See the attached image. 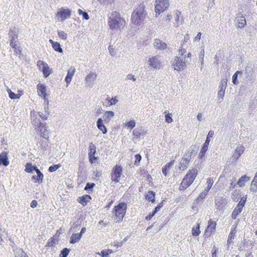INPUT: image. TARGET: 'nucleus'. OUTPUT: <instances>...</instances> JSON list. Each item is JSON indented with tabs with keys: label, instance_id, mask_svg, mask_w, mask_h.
Returning a JSON list of instances; mask_svg holds the SVG:
<instances>
[{
	"label": "nucleus",
	"instance_id": "f257e3e1",
	"mask_svg": "<svg viewBox=\"0 0 257 257\" xmlns=\"http://www.w3.org/2000/svg\"><path fill=\"white\" fill-rule=\"evenodd\" d=\"M147 14L145 11V6L141 4L134 10L132 14V23L136 26L142 25L146 17Z\"/></svg>",
	"mask_w": 257,
	"mask_h": 257
},
{
	"label": "nucleus",
	"instance_id": "f03ea898",
	"mask_svg": "<svg viewBox=\"0 0 257 257\" xmlns=\"http://www.w3.org/2000/svg\"><path fill=\"white\" fill-rule=\"evenodd\" d=\"M124 24V20L120 17L117 12H113L109 18L108 25L112 30L120 29Z\"/></svg>",
	"mask_w": 257,
	"mask_h": 257
},
{
	"label": "nucleus",
	"instance_id": "7ed1b4c3",
	"mask_svg": "<svg viewBox=\"0 0 257 257\" xmlns=\"http://www.w3.org/2000/svg\"><path fill=\"white\" fill-rule=\"evenodd\" d=\"M198 174L197 170L193 168L189 170L183 179L180 188L184 189H187L194 181Z\"/></svg>",
	"mask_w": 257,
	"mask_h": 257
},
{
	"label": "nucleus",
	"instance_id": "20e7f679",
	"mask_svg": "<svg viewBox=\"0 0 257 257\" xmlns=\"http://www.w3.org/2000/svg\"><path fill=\"white\" fill-rule=\"evenodd\" d=\"M127 204L125 203H119L114 207L113 211L117 219V222H121L126 213Z\"/></svg>",
	"mask_w": 257,
	"mask_h": 257
},
{
	"label": "nucleus",
	"instance_id": "39448f33",
	"mask_svg": "<svg viewBox=\"0 0 257 257\" xmlns=\"http://www.w3.org/2000/svg\"><path fill=\"white\" fill-rule=\"evenodd\" d=\"M169 7L168 0H156L155 10L156 16L158 17L161 13L167 10Z\"/></svg>",
	"mask_w": 257,
	"mask_h": 257
},
{
	"label": "nucleus",
	"instance_id": "423d86ee",
	"mask_svg": "<svg viewBox=\"0 0 257 257\" xmlns=\"http://www.w3.org/2000/svg\"><path fill=\"white\" fill-rule=\"evenodd\" d=\"M122 174V168L118 165H116L112 169L111 173V179L115 183L120 181V177Z\"/></svg>",
	"mask_w": 257,
	"mask_h": 257
},
{
	"label": "nucleus",
	"instance_id": "0eeeda50",
	"mask_svg": "<svg viewBox=\"0 0 257 257\" xmlns=\"http://www.w3.org/2000/svg\"><path fill=\"white\" fill-rule=\"evenodd\" d=\"M172 66L175 70L179 72L185 69L186 64L183 58H181L178 56H175L174 61L172 64Z\"/></svg>",
	"mask_w": 257,
	"mask_h": 257
},
{
	"label": "nucleus",
	"instance_id": "6e6552de",
	"mask_svg": "<svg viewBox=\"0 0 257 257\" xmlns=\"http://www.w3.org/2000/svg\"><path fill=\"white\" fill-rule=\"evenodd\" d=\"M8 34L10 39V46L11 47L17 46V43L18 42V32L17 29L16 27L10 29Z\"/></svg>",
	"mask_w": 257,
	"mask_h": 257
},
{
	"label": "nucleus",
	"instance_id": "1a4fd4ad",
	"mask_svg": "<svg viewBox=\"0 0 257 257\" xmlns=\"http://www.w3.org/2000/svg\"><path fill=\"white\" fill-rule=\"evenodd\" d=\"M227 203L228 199L226 197L217 196L215 198V205L219 211H223Z\"/></svg>",
	"mask_w": 257,
	"mask_h": 257
},
{
	"label": "nucleus",
	"instance_id": "9d476101",
	"mask_svg": "<svg viewBox=\"0 0 257 257\" xmlns=\"http://www.w3.org/2000/svg\"><path fill=\"white\" fill-rule=\"evenodd\" d=\"M227 79L223 78L221 80L219 85V90L218 91V97L219 102L222 101L225 94V91L227 87Z\"/></svg>",
	"mask_w": 257,
	"mask_h": 257
},
{
	"label": "nucleus",
	"instance_id": "9b49d317",
	"mask_svg": "<svg viewBox=\"0 0 257 257\" xmlns=\"http://www.w3.org/2000/svg\"><path fill=\"white\" fill-rule=\"evenodd\" d=\"M36 129L37 134H39L42 138L46 140H48L50 132L48 130V127L46 126V123H44L40 126H38Z\"/></svg>",
	"mask_w": 257,
	"mask_h": 257
},
{
	"label": "nucleus",
	"instance_id": "f8f14e48",
	"mask_svg": "<svg viewBox=\"0 0 257 257\" xmlns=\"http://www.w3.org/2000/svg\"><path fill=\"white\" fill-rule=\"evenodd\" d=\"M37 66L40 69H42L44 77H48L52 71L50 69L48 64L42 60H38L37 61Z\"/></svg>",
	"mask_w": 257,
	"mask_h": 257
},
{
	"label": "nucleus",
	"instance_id": "ddd939ff",
	"mask_svg": "<svg viewBox=\"0 0 257 257\" xmlns=\"http://www.w3.org/2000/svg\"><path fill=\"white\" fill-rule=\"evenodd\" d=\"M71 14V11L70 10L62 8L57 12L56 16L58 19H61V21H63L70 17Z\"/></svg>",
	"mask_w": 257,
	"mask_h": 257
},
{
	"label": "nucleus",
	"instance_id": "4468645a",
	"mask_svg": "<svg viewBox=\"0 0 257 257\" xmlns=\"http://www.w3.org/2000/svg\"><path fill=\"white\" fill-rule=\"evenodd\" d=\"M147 131L143 126L137 127L133 130V135L136 139H139L146 135Z\"/></svg>",
	"mask_w": 257,
	"mask_h": 257
},
{
	"label": "nucleus",
	"instance_id": "2eb2a0df",
	"mask_svg": "<svg viewBox=\"0 0 257 257\" xmlns=\"http://www.w3.org/2000/svg\"><path fill=\"white\" fill-rule=\"evenodd\" d=\"M216 226L215 221L210 219L208 223V225L205 229V233L206 235L210 236L212 232H214Z\"/></svg>",
	"mask_w": 257,
	"mask_h": 257
},
{
	"label": "nucleus",
	"instance_id": "dca6fc26",
	"mask_svg": "<svg viewBox=\"0 0 257 257\" xmlns=\"http://www.w3.org/2000/svg\"><path fill=\"white\" fill-rule=\"evenodd\" d=\"M235 20L237 24V26L239 28H243L246 24L244 16L240 13L237 14Z\"/></svg>",
	"mask_w": 257,
	"mask_h": 257
},
{
	"label": "nucleus",
	"instance_id": "f3484780",
	"mask_svg": "<svg viewBox=\"0 0 257 257\" xmlns=\"http://www.w3.org/2000/svg\"><path fill=\"white\" fill-rule=\"evenodd\" d=\"M75 68L74 67H70L67 70V74L65 78V81L67 83V86H68L72 80V78L75 72Z\"/></svg>",
	"mask_w": 257,
	"mask_h": 257
},
{
	"label": "nucleus",
	"instance_id": "a211bd4d",
	"mask_svg": "<svg viewBox=\"0 0 257 257\" xmlns=\"http://www.w3.org/2000/svg\"><path fill=\"white\" fill-rule=\"evenodd\" d=\"M89 152L88 153V156L89 158V161L91 163L94 162V160H96V158L94 157V155L96 153V147L92 143L89 144Z\"/></svg>",
	"mask_w": 257,
	"mask_h": 257
},
{
	"label": "nucleus",
	"instance_id": "6ab92c4d",
	"mask_svg": "<svg viewBox=\"0 0 257 257\" xmlns=\"http://www.w3.org/2000/svg\"><path fill=\"white\" fill-rule=\"evenodd\" d=\"M149 62L150 65L155 69H160L161 67V62L156 56L150 58Z\"/></svg>",
	"mask_w": 257,
	"mask_h": 257
},
{
	"label": "nucleus",
	"instance_id": "aec40b11",
	"mask_svg": "<svg viewBox=\"0 0 257 257\" xmlns=\"http://www.w3.org/2000/svg\"><path fill=\"white\" fill-rule=\"evenodd\" d=\"M244 151V146L241 145L238 146L235 150L234 153L233 155V160L236 161L241 156V155L243 153Z\"/></svg>",
	"mask_w": 257,
	"mask_h": 257
},
{
	"label": "nucleus",
	"instance_id": "412c9836",
	"mask_svg": "<svg viewBox=\"0 0 257 257\" xmlns=\"http://www.w3.org/2000/svg\"><path fill=\"white\" fill-rule=\"evenodd\" d=\"M37 89L39 96L41 97H45L47 96L46 93V87L45 84L41 83L38 84L37 85Z\"/></svg>",
	"mask_w": 257,
	"mask_h": 257
},
{
	"label": "nucleus",
	"instance_id": "4be33fe9",
	"mask_svg": "<svg viewBox=\"0 0 257 257\" xmlns=\"http://www.w3.org/2000/svg\"><path fill=\"white\" fill-rule=\"evenodd\" d=\"M31 115L32 120V123L36 127L44 123L43 122H42L41 121V120H40V118L36 114V112L35 111L31 112Z\"/></svg>",
	"mask_w": 257,
	"mask_h": 257
},
{
	"label": "nucleus",
	"instance_id": "5701e85b",
	"mask_svg": "<svg viewBox=\"0 0 257 257\" xmlns=\"http://www.w3.org/2000/svg\"><path fill=\"white\" fill-rule=\"evenodd\" d=\"M114 116V113L112 111H106L102 116L103 121L105 123L110 122L111 119Z\"/></svg>",
	"mask_w": 257,
	"mask_h": 257
},
{
	"label": "nucleus",
	"instance_id": "b1692460",
	"mask_svg": "<svg viewBox=\"0 0 257 257\" xmlns=\"http://www.w3.org/2000/svg\"><path fill=\"white\" fill-rule=\"evenodd\" d=\"M7 155L8 154L6 152H3L0 154V165L7 166L9 165V161Z\"/></svg>",
	"mask_w": 257,
	"mask_h": 257
},
{
	"label": "nucleus",
	"instance_id": "393cba45",
	"mask_svg": "<svg viewBox=\"0 0 257 257\" xmlns=\"http://www.w3.org/2000/svg\"><path fill=\"white\" fill-rule=\"evenodd\" d=\"M104 123L102 118H99L96 121V125L98 130L101 131L103 134H106L107 132V130Z\"/></svg>",
	"mask_w": 257,
	"mask_h": 257
},
{
	"label": "nucleus",
	"instance_id": "a878e982",
	"mask_svg": "<svg viewBox=\"0 0 257 257\" xmlns=\"http://www.w3.org/2000/svg\"><path fill=\"white\" fill-rule=\"evenodd\" d=\"M37 175H33L32 177V179L35 180L36 183L41 184L42 183L44 178L43 173L40 171L39 169L37 170L36 172Z\"/></svg>",
	"mask_w": 257,
	"mask_h": 257
},
{
	"label": "nucleus",
	"instance_id": "bb28decb",
	"mask_svg": "<svg viewBox=\"0 0 257 257\" xmlns=\"http://www.w3.org/2000/svg\"><path fill=\"white\" fill-rule=\"evenodd\" d=\"M91 200V197L89 195L86 194L79 197L78 199V201L82 205L85 206Z\"/></svg>",
	"mask_w": 257,
	"mask_h": 257
},
{
	"label": "nucleus",
	"instance_id": "cd10ccee",
	"mask_svg": "<svg viewBox=\"0 0 257 257\" xmlns=\"http://www.w3.org/2000/svg\"><path fill=\"white\" fill-rule=\"evenodd\" d=\"M154 45L158 50H164L167 48V44L158 39H155Z\"/></svg>",
	"mask_w": 257,
	"mask_h": 257
},
{
	"label": "nucleus",
	"instance_id": "c85d7f7f",
	"mask_svg": "<svg viewBox=\"0 0 257 257\" xmlns=\"http://www.w3.org/2000/svg\"><path fill=\"white\" fill-rule=\"evenodd\" d=\"M49 42L51 44L52 48L55 51L60 53L63 52V50L61 47L60 44L58 42H54L51 39L49 40Z\"/></svg>",
	"mask_w": 257,
	"mask_h": 257
},
{
	"label": "nucleus",
	"instance_id": "c756f323",
	"mask_svg": "<svg viewBox=\"0 0 257 257\" xmlns=\"http://www.w3.org/2000/svg\"><path fill=\"white\" fill-rule=\"evenodd\" d=\"M175 160H172L168 163L162 168V173L165 176H167L170 169L172 167L174 163Z\"/></svg>",
	"mask_w": 257,
	"mask_h": 257
},
{
	"label": "nucleus",
	"instance_id": "7c9ffc66",
	"mask_svg": "<svg viewBox=\"0 0 257 257\" xmlns=\"http://www.w3.org/2000/svg\"><path fill=\"white\" fill-rule=\"evenodd\" d=\"M209 145L203 144L201 151L199 154V158L200 160H203L205 156L206 153L208 149Z\"/></svg>",
	"mask_w": 257,
	"mask_h": 257
},
{
	"label": "nucleus",
	"instance_id": "2f4dec72",
	"mask_svg": "<svg viewBox=\"0 0 257 257\" xmlns=\"http://www.w3.org/2000/svg\"><path fill=\"white\" fill-rule=\"evenodd\" d=\"M37 145L38 146L39 148H40V149L41 150L44 152L46 151L47 148L48 146V142L47 141L40 140L39 142L37 143Z\"/></svg>",
	"mask_w": 257,
	"mask_h": 257
},
{
	"label": "nucleus",
	"instance_id": "473e14b6",
	"mask_svg": "<svg viewBox=\"0 0 257 257\" xmlns=\"http://www.w3.org/2000/svg\"><path fill=\"white\" fill-rule=\"evenodd\" d=\"M38 169L36 166L32 165L31 163H27L25 166V171L27 173H32L33 171L36 172Z\"/></svg>",
	"mask_w": 257,
	"mask_h": 257
},
{
	"label": "nucleus",
	"instance_id": "72a5a7b5",
	"mask_svg": "<svg viewBox=\"0 0 257 257\" xmlns=\"http://www.w3.org/2000/svg\"><path fill=\"white\" fill-rule=\"evenodd\" d=\"M97 77L95 73L90 72L85 77V81L87 83H92L94 81Z\"/></svg>",
	"mask_w": 257,
	"mask_h": 257
},
{
	"label": "nucleus",
	"instance_id": "f704fd0d",
	"mask_svg": "<svg viewBox=\"0 0 257 257\" xmlns=\"http://www.w3.org/2000/svg\"><path fill=\"white\" fill-rule=\"evenodd\" d=\"M82 236L79 233H73L70 237L69 242L71 244H74L79 241Z\"/></svg>",
	"mask_w": 257,
	"mask_h": 257
},
{
	"label": "nucleus",
	"instance_id": "c9c22d12",
	"mask_svg": "<svg viewBox=\"0 0 257 257\" xmlns=\"http://www.w3.org/2000/svg\"><path fill=\"white\" fill-rule=\"evenodd\" d=\"M243 208L238 206L236 205V206L234 209L232 214H231V217L233 219H235L237 216V215L241 213V212Z\"/></svg>",
	"mask_w": 257,
	"mask_h": 257
},
{
	"label": "nucleus",
	"instance_id": "e433bc0d",
	"mask_svg": "<svg viewBox=\"0 0 257 257\" xmlns=\"http://www.w3.org/2000/svg\"><path fill=\"white\" fill-rule=\"evenodd\" d=\"M208 193L205 192V191H203L202 192L198 197L196 198V199L195 200L194 203L195 204H197L199 203H200L203 202V199L206 197Z\"/></svg>",
	"mask_w": 257,
	"mask_h": 257
},
{
	"label": "nucleus",
	"instance_id": "4c0bfd02",
	"mask_svg": "<svg viewBox=\"0 0 257 257\" xmlns=\"http://www.w3.org/2000/svg\"><path fill=\"white\" fill-rule=\"evenodd\" d=\"M250 178L247 176L246 175L241 177L237 182V184L239 187H243L244 186L245 182L249 181Z\"/></svg>",
	"mask_w": 257,
	"mask_h": 257
},
{
	"label": "nucleus",
	"instance_id": "58836bf2",
	"mask_svg": "<svg viewBox=\"0 0 257 257\" xmlns=\"http://www.w3.org/2000/svg\"><path fill=\"white\" fill-rule=\"evenodd\" d=\"M189 162L186 158H182L180 163V169L182 170L186 169L188 167Z\"/></svg>",
	"mask_w": 257,
	"mask_h": 257
},
{
	"label": "nucleus",
	"instance_id": "ea45409f",
	"mask_svg": "<svg viewBox=\"0 0 257 257\" xmlns=\"http://www.w3.org/2000/svg\"><path fill=\"white\" fill-rule=\"evenodd\" d=\"M155 193L154 192L150 191L148 192V193L146 196V199L149 201H151L152 203L155 202Z\"/></svg>",
	"mask_w": 257,
	"mask_h": 257
},
{
	"label": "nucleus",
	"instance_id": "a19ab883",
	"mask_svg": "<svg viewBox=\"0 0 257 257\" xmlns=\"http://www.w3.org/2000/svg\"><path fill=\"white\" fill-rule=\"evenodd\" d=\"M83 220L81 217L78 218L76 221H75L73 223L72 226L74 229H75V231L79 229V227L82 224V222Z\"/></svg>",
	"mask_w": 257,
	"mask_h": 257
},
{
	"label": "nucleus",
	"instance_id": "79ce46f5",
	"mask_svg": "<svg viewBox=\"0 0 257 257\" xmlns=\"http://www.w3.org/2000/svg\"><path fill=\"white\" fill-rule=\"evenodd\" d=\"M15 257H28L24 251L21 248H17L15 252Z\"/></svg>",
	"mask_w": 257,
	"mask_h": 257
},
{
	"label": "nucleus",
	"instance_id": "37998d69",
	"mask_svg": "<svg viewBox=\"0 0 257 257\" xmlns=\"http://www.w3.org/2000/svg\"><path fill=\"white\" fill-rule=\"evenodd\" d=\"M214 183L213 179L211 178H209L207 179V186L205 188L204 190L205 192H206L207 193H208V192L211 188L213 184Z\"/></svg>",
	"mask_w": 257,
	"mask_h": 257
},
{
	"label": "nucleus",
	"instance_id": "c03bdc74",
	"mask_svg": "<svg viewBox=\"0 0 257 257\" xmlns=\"http://www.w3.org/2000/svg\"><path fill=\"white\" fill-rule=\"evenodd\" d=\"M125 127L128 129L132 130L135 127L136 121L135 120H131L124 124Z\"/></svg>",
	"mask_w": 257,
	"mask_h": 257
},
{
	"label": "nucleus",
	"instance_id": "a18cd8bd",
	"mask_svg": "<svg viewBox=\"0 0 257 257\" xmlns=\"http://www.w3.org/2000/svg\"><path fill=\"white\" fill-rule=\"evenodd\" d=\"M236 233V229L235 228H232L229 234V235H228V239H227V243H230L231 242V240L233 239H234L235 236V234Z\"/></svg>",
	"mask_w": 257,
	"mask_h": 257
},
{
	"label": "nucleus",
	"instance_id": "49530a36",
	"mask_svg": "<svg viewBox=\"0 0 257 257\" xmlns=\"http://www.w3.org/2000/svg\"><path fill=\"white\" fill-rule=\"evenodd\" d=\"M56 244V240L54 237H51L48 240L46 244L45 245V247H53Z\"/></svg>",
	"mask_w": 257,
	"mask_h": 257
},
{
	"label": "nucleus",
	"instance_id": "de8ad7c7",
	"mask_svg": "<svg viewBox=\"0 0 257 257\" xmlns=\"http://www.w3.org/2000/svg\"><path fill=\"white\" fill-rule=\"evenodd\" d=\"M106 100L108 101L109 105L110 106L115 105L118 101V100L117 99V97L116 96H115L114 97H113L112 98H110V97L107 96Z\"/></svg>",
	"mask_w": 257,
	"mask_h": 257
},
{
	"label": "nucleus",
	"instance_id": "09e8293b",
	"mask_svg": "<svg viewBox=\"0 0 257 257\" xmlns=\"http://www.w3.org/2000/svg\"><path fill=\"white\" fill-rule=\"evenodd\" d=\"M238 74H242V72L240 71H237L232 76V83L235 85L239 84V81L237 80V76Z\"/></svg>",
	"mask_w": 257,
	"mask_h": 257
},
{
	"label": "nucleus",
	"instance_id": "8fccbe9b",
	"mask_svg": "<svg viewBox=\"0 0 257 257\" xmlns=\"http://www.w3.org/2000/svg\"><path fill=\"white\" fill-rule=\"evenodd\" d=\"M8 92L9 93V97L12 99H18L20 97L21 95L20 94H15L14 92H12L10 89H9L8 90Z\"/></svg>",
	"mask_w": 257,
	"mask_h": 257
},
{
	"label": "nucleus",
	"instance_id": "3c124183",
	"mask_svg": "<svg viewBox=\"0 0 257 257\" xmlns=\"http://www.w3.org/2000/svg\"><path fill=\"white\" fill-rule=\"evenodd\" d=\"M70 252V249L68 248H63L60 252L59 257H67Z\"/></svg>",
	"mask_w": 257,
	"mask_h": 257
},
{
	"label": "nucleus",
	"instance_id": "603ef678",
	"mask_svg": "<svg viewBox=\"0 0 257 257\" xmlns=\"http://www.w3.org/2000/svg\"><path fill=\"white\" fill-rule=\"evenodd\" d=\"M192 235L194 236H197L199 235V234L200 233V226L199 224H198L196 227H194L192 228Z\"/></svg>",
	"mask_w": 257,
	"mask_h": 257
},
{
	"label": "nucleus",
	"instance_id": "864d4df0",
	"mask_svg": "<svg viewBox=\"0 0 257 257\" xmlns=\"http://www.w3.org/2000/svg\"><path fill=\"white\" fill-rule=\"evenodd\" d=\"M214 135V132L213 131H210L208 132V134L207 136L206 140H205V142L204 143L205 144H207L208 145H209L210 142V139L213 137Z\"/></svg>",
	"mask_w": 257,
	"mask_h": 257
},
{
	"label": "nucleus",
	"instance_id": "5fc2aeb1",
	"mask_svg": "<svg viewBox=\"0 0 257 257\" xmlns=\"http://www.w3.org/2000/svg\"><path fill=\"white\" fill-rule=\"evenodd\" d=\"M58 35L60 38L66 40L67 38V34L63 31H58Z\"/></svg>",
	"mask_w": 257,
	"mask_h": 257
},
{
	"label": "nucleus",
	"instance_id": "6e6d98bb",
	"mask_svg": "<svg viewBox=\"0 0 257 257\" xmlns=\"http://www.w3.org/2000/svg\"><path fill=\"white\" fill-rule=\"evenodd\" d=\"M112 253L110 249L102 250L100 252V255L102 257H108L109 254Z\"/></svg>",
	"mask_w": 257,
	"mask_h": 257
},
{
	"label": "nucleus",
	"instance_id": "4d7b16f0",
	"mask_svg": "<svg viewBox=\"0 0 257 257\" xmlns=\"http://www.w3.org/2000/svg\"><path fill=\"white\" fill-rule=\"evenodd\" d=\"M246 199H247L246 196H244L242 197L240 201L238 203V204L237 205L243 208L245 205L246 201Z\"/></svg>",
	"mask_w": 257,
	"mask_h": 257
},
{
	"label": "nucleus",
	"instance_id": "13d9d810",
	"mask_svg": "<svg viewBox=\"0 0 257 257\" xmlns=\"http://www.w3.org/2000/svg\"><path fill=\"white\" fill-rule=\"evenodd\" d=\"M60 167H61V165L60 164L54 165H52V166L49 167V168L48 169V171L50 172H53L56 171Z\"/></svg>",
	"mask_w": 257,
	"mask_h": 257
},
{
	"label": "nucleus",
	"instance_id": "bf43d9fd",
	"mask_svg": "<svg viewBox=\"0 0 257 257\" xmlns=\"http://www.w3.org/2000/svg\"><path fill=\"white\" fill-rule=\"evenodd\" d=\"M36 114L39 118H41L43 120H46L47 119L49 113L44 114L42 112H39L38 113H36Z\"/></svg>",
	"mask_w": 257,
	"mask_h": 257
},
{
	"label": "nucleus",
	"instance_id": "052dcab7",
	"mask_svg": "<svg viewBox=\"0 0 257 257\" xmlns=\"http://www.w3.org/2000/svg\"><path fill=\"white\" fill-rule=\"evenodd\" d=\"M205 55V51L204 49H202L201 51H200V55H199V59L201 63V65L203 66L204 64V57Z\"/></svg>",
	"mask_w": 257,
	"mask_h": 257
},
{
	"label": "nucleus",
	"instance_id": "680f3d73",
	"mask_svg": "<svg viewBox=\"0 0 257 257\" xmlns=\"http://www.w3.org/2000/svg\"><path fill=\"white\" fill-rule=\"evenodd\" d=\"M95 184L94 183H87L84 188V190L88 191L91 190L95 186Z\"/></svg>",
	"mask_w": 257,
	"mask_h": 257
},
{
	"label": "nucleus",
	"instance_id": "e2e57ef3",
	"mask_svg": "<svg viewBox=\"0 0 257 257\" xmlns=\"http://www.w3.org/2000/svg\"><path fill=\"white\" fill-rule=\"evenodd\" d=\"M250 191L256 192L257 191V183L253 182V181H252L250 185Z\"/></svg>",
	"mask_w": 257,
	"mask_h": 257
},
{
	"label": "nucleus",
	"instance_id": "0e129e2a",
	"mask_svg": "<svg viewBox=\"0 0 257 257\" xmlns=\"http://www.w3.org/2000/svg\"><path fill=\"white\" fill-rule=\"evenodd\" d=\"M135 157L136 160L135 161L134 164L136 166H138L142 159V157L140 154H137Z\"/></svg>",
	"mask_w": 257,
	"mask_h": 257
},
{
	"label": "nucleus",
	"instance_id": "69168bd1",
	"mask_svg": "<svg viewBox=\"0 0 257 257\" xmlns=\"http://www.w3.org/2000/svg\"><path fill=\"white\" fill-rule=\"evenodd\" d=\"M164 201V200L162 201L161 203H160L159 204H158L157 206L155 208L153 211L155 213H157L160 210V209L163 206V205H164L163 202Z\"/></svg>",
	"mask_w": 257,
	"mask_h": 257
},
{
	"label": "nucleus",
	"instance_id": "338daca9",
	"mask_svg": "<svg viewBox=\"0 0 257 257\" xmlns=\"http://www.w3.org/2000/svg\"><path fill=\"white\" fill-rule=\"evenodd\" d=\"M193 152L191 151H188L182 158H186L188 161H190L191 156Z\"/></svg>",
	"mask_w": 257,
	"mask_h": 257
},
{
	"label": "nucleus",
	"instance_id": "774afa93",
	"mask_svg": "<svg viewBox=\"0 0 257 257\" xmlns=\"http://www.w3.org/2000/svg\"><path fill=\"white\" fill-rule=\"evenodd\" d=\"M108 50L109 51V52L110 53V55L112 56V57H114L116 55V52L115 51H114V48H113L112 46L111 45H109L108 46Z\"/></svg>",
	"mask_w": 257,
	"mask_h": 257
}]
</instances>
